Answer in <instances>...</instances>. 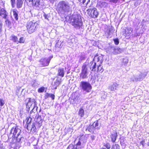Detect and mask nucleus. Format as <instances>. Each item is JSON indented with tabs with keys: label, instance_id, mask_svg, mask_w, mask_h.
Here are the masks:
<instances>
[{
	"label": "nucleus",
	"instance_id": "1",
	"mask_svg": "<svg viewBox=\"0 0 149 149\" xmlns=\"http://www.w3.org/2000/svg\"><path fill=\"white\" fill-rule=\"evenodd\" d=\"M74 6V3L73 1L63 0L58 3L57 8L59 13L64 14L71 12Z\"/></svg>",
	"mask_w": 149,
	"mask_h": 149
},
{
	"label": "nucleus",
	"instance_id": "2",
	"mask_svg": "<svg viewBox=\"0 0 149 149\" xmlns=\"http://www.w3.org/2000/svg\"><path fill=\"white\" fill-rule=\"evenodd\" d=\"M21 133L20 129L17 126H14L10 130L9 136L15 138L17 142L21 143L24 141V138L21 135Z\"/></svg>",
	"mask_w": 149,
	"mask_h": 149
},
{
	"label": "nucleus",
	"instance_id": "3",
	"mask_svg": "<svg viewBox=\"0 0 149 149\" xmlns=\"http://www.w3.org/2000/svg\"><path fill=\"white\" fill-rule=\"evenodd\" d=\"M71 22L72 25L77 29H79L81 28L83 24L81 16L79 14L75 15L73 16Z\"/></svg>",
	"mask_w": 149,
	"mask_h": 149
},
{
	"label": "nucleus",
	"instance_id": "4",
	"mask_svg": "<svg viewBox=\"0 0 149 149\" xmlns=\"http://www.w3.org/2000/svg\"><path fill=\"white\" fill-rule=\"evenodd\" d=\"M26 111H29L30 109H32L30 112L31 113L35 109L37 110V107L36 106V102L35 100L34 99L29 98L28 102L26 104Z\"/></svg>",
	"mask_w": 149,
	"mask_h": 149
},
{
	"label": "nucleus",
	"instance_id": "5",
	"mask_svg": "<svg viewBox=\"0 0 149 149\" xmlns=\"http://www.w3.org/2000/svg\"><path fill=\"white\" fill-rule=\"evenodd\" d=\"M80 86L83 91L89 93L91 91L92 86L88 82L81 81L80 82Z\"/></svg>",
	"mask_w": 149,
	"mask_h": 149
},
{
	"label": "nucleus",
	"instance_id": "6",
	"mask_svg": "<svg viewBox=\"0 0 149 149\" xmlns=\"http://www.w3.org/2000/svg\"><path fill=\"white\" fill-rule=\"evenodd\" d=\"M37 24L35 22H29L27 23L26 26L27 30L29 33L34 32L36 29Z\"/></svg>",
	"mask_w": 149,
	"mask_h": 149
},
{
	"label": "nucleus",
	"instance_id": "7",
	"mask_svg": "<svg viewBox=\"0 0 149 149\" xmlns=\"http://www.w3.org/2000/svg\"><path fill=\"white\" fill-rule=\"evenodd\" d=\"M87 11L89 16L93 18L97 17L99 14L97 9L95 8L88 9Z\"/></svg>",
	"mask_w": 149,
	"mask_h": 149
},
{
	"label": "nucleus",
	"instance_id": "8",
	"mask_svg": "<svg viewBox=\"0 0 149 149\" xmlns=\"http://www.w3.org/2000/svg\"><path fill=\"white\" fill-rule=\"evenodd\" d=\"M88 74L86 68V64L84 63L82 67L81 72L80 74V77L83 79L87 78Z\"/></svg>",
	"mask_w": 149,
	"mask_h": 149
},
{
	"label": "nucleus",
	"instance_id": "9",
	"mask_svg": "<svg viewBox=\"0 0 149 149\" xmlns=\"http://www.w3.org/2000/svg\"><path fill=\"white\" fill-rule=\"evenodd\" d=\"M51 58L52 57H51L42 58L39 61L42 66H46L49 65Z\"/></svg>",
	"mask_w": 149,
	"mask_h": 149
},
{
	"label": "nucleus",
	"instance_id": "10",
	"mask_svg": "<svg viewBox=\"0 0 149 149\" xmlns=\"http://www.w3.org/2000/svg\"><path fill=\"white\" fill-rule=\"evenodd\" d=\"M97 63H96L93 61L89 63L88 64V66L90 68L91 71L93 72H96V70Z\"/></svg>",
	"mask_w": 149,
	"mask_h": 149
},
{
	"label": "nucleus",
	"instance_id": "11",
	"mask_svg": "<svg viewBox=\"0 0 149 149\" xmlns=\"http://www.w3.org/2000/svg\"><path fill=\"white\" fill-rule=\"evenodd\" d=\"M114 31L112 28L109 27V28L105 32V33L104 34L105 36L107 37V38H108L109 37H111Z\"/></svg>",
	"mask_w": 149,
	"mask_h": 149
},
{
	"label": "nucleus",
	"instance_id": "12",
	"mask_svg": "<svg viewBox=\"0 0 149 149\" xmlns=\"http://www.w3.org/2000/svg\"><path fill=\"white\" fill-rule=\"evenodd\" d=\"M87 138L86 136L84 135L81 136L79 139V140L76 144V146H80L81 142L83 143H86L87 141Z\"/></svg>",
	"mask_w": 149,
	"mask_h": 149
},
{
	"label": "nucleus",
	"instance_id": "13",
	"mask_svg": "<svg viewBox=\"0 0 149 149\" xmlns=\"http://www.w3.org/2000/svg\"><path fill=\"white\" fill-rule=\"evenodd\" d=\"M148 72H145L143 73H141L139 74L140 77L138 78H135V81H140L142 80L147 75Z\"/></svg>",
	"mask_w": 149,
	"mask_h": 149
},
{
	"label": "nucleus",
	"instance_id": "14",
	"mask_svg": "<svg viewBox=\"0 0 149 149\" xmlns=\"http://www.w3.org/2000/svg\"><path fill=\"white\" fill-rule=\"evenodd\" d=\"M29 2H31L33 6L36 7H39L40 5V0H28Z\"/></svg>",
	"mask_w": 149,
	"mask_h": 149
},
{
	"label": "nucleus",
	"instance_id": "15",
	"mask_svg": "<svg viewBox=\"0 0 149 149\" xmlns=\"http://www.w3.org/2000/svg\"><path fill=\"white\" fill-rule=\"evenodd\" d=\"M118 84L115 83H113L109 86V89L111 90V91H114L118 87Z\"/></svg>",
	"mask_w": 149,
	"mask_h": 149
},
{
	"label": "nucleus",
	"instance_id": "16",
	"mask_svg": "<svg viewBox=\"0 0 149 149\" xmlns=\"http://www.w3.org/2000/svg\"><path fill=\"white\" fill-rule=\"evenodd\" d=\"M27 128L28 130H30L32 132H35L36 129L35 123H33L31 126H27Z\"/></svg>",
	"mask_w": 149,
	"mask_h": 149
},
{
	"label": "nucleus",
	"instance_id": "17",
	"mask_svg": "<svg viewBox=\"0 0 149 149\" xmlns=\"http://www.w3.org/2000/svg\"><path fill=\"white\" fill-rule=\"evenodd\" d=\"M24 0H16V6L17 8H19L22 7Z\"/></svg>",
	"mask_w": 149,
	"mask_h": 149
},
{
	"label": "nucleus",
	"instance_id": "18",
	"mask_svg": "<svg viewBox=\"0 0 149 149\" xmlns=\"http://www.w3.org/2000/svg\"><path fill=\"white\" fill-rule=\"evenodd\" d=\"M130 28L127 27L125 29V32L126 35L125 37L127 38H130Z\"/></svg>",
	"mask_w": 149,
	"mask_h": 149
},
{
	"label": "nucleus",
	"instance_id": "19",
	"mask_svg": "<svg viewBox=\"0 0 149 149\" xmlns=\"http://www.w3.org/2000/svg\"><path fill=\"white\" fill-rule=\"evenodd\" d=\"M102 64L97 63V66L96 70V72L101 71L102 72L103 71V69L102 68Z\"/></svg>",
	"mask_w": 149,
	"mask_h": 149
},
{
	"label": "nucleus",
	"instance_id": "20",
	"mask_svg": "<svg viewBox=\"0 0 149 149\" xmlns=\"http://www.w3.org/2000/svg\"><path fill=\"white\" fill-rule=\"evenodd\" d=\"M85 129L86 131H88L90 132H93L94 131V128L92 125L86 127Z\"/></svg>",
	"mask_w": 149,
	"mask_h": 149
},
{
	"label": "nucleus",
	"instance_id": "21",
	"mask_svg": "<svg viewBox=\"0 0 149 149\" xmlns=\"http://www.w3.org/2000/svg\"><path fill=\"white\" fill-rule=\"evenodd\" d=\"M102 56H100L99 57H97V56H95L93 59V61H94L95 60L96 61H97V63H100L101 64H102Z\"/></svg>",
	"mask_w": 149,
	"mask_h": 149
},
{
	"label": "nucleus",
	"instance_id": "22",
	"mask_svg": "<svg viewBox=\"0 0 149 149\" xmlns=\"http://www.w3.org/2000/svg\"><path fill=\"white\" fill-rule=\"evenodd\" d=\"M13 16L16 20L18 19V11L16 9H14L13 11Z\"/></svg>",
	"mask_w": 149,
	"mask_h": 149
},
{
	"label": "nucleus",
	"instance_id": "23",
	"mask_svg": "<svg viewBox=\"0 0 149 149\" xmlns=\"http://www.w3.org/2000/svg\"><path fill=\"white\" fill-rule=\"evenodd\" d=\"M117 136V133H115L113 134H112L110 137L111 138V141L113 142H115L116 141V138Z\"/></svg>",
	"mask_w": 149,
	"mask_h": 149
},
{
	"label": "nucleus",
	"instance_id": "24",
	"mask_svg": "<svg viewBox=\"0 0 149 149\" xmlns=\"http://www.w3.org/2000/svg\"><path fill=\"white\" fill-rule=\"evenodd\" d=\"M58 76L63 77L64 75V70L63 68H60L58 70Z\"/></svg>",
	"mask_w": 149,
	"mask_h": 149
},
{
	"label": "nucleus",
	"instance_id": "25",
	"mask_svg": "<svg viewBox=\"0 0 149 149\" xmlns=\"http://www.w3.org/2000/svg\"><path fill=\"white\" fill-rule=\"evenodd\" d=\"M45 99H47L49 97H51L52 98V100L54 99L55 95L49 93H46L45 96Z\"/></svg>",
	"mask_w": 149,
	"mask_h": 149
},
{
	"label": "nucleus",
	"instance_id": "26",
	"mask_svg": "<svg viewBox=\"0 0 149 149\" xmlns=\"http://www.w3.org/2000/svg\"><path fill=\"white\" fill-rule=\"evenodd\" d=\"M99 120H97L95 121L92 124V126H93L94 128H95L96 129H100V127H99Z\"/></svg>",
	"mask_w": 149,
	"mask_h": 149
},
{
	"label": "nucleus",
	"instance_id": "27",
	"mask_svg": "<svg viewBox=\"0 0 149 149\" xmlns=\"http://www.w3.org/2000/svg\"><path fill=\"white\" fill-rule=\"evenodd\" d=\"M0 15H3V17L4 18H6L7 15L6 14V11L3 8H2L1 9Z\"/></svg>",
	"mask_w": 149,
	"mask_h": 149
},
{
	"label": "nucleus",
	"instance_id": "28",
	"mask_svg": "<svg viewBox=\"0 0 149 149\" xmlns=\"http://www.w3.org/2000/svg\"><path fill=\"white\" fill-rule=\"evenodd\" d=\"M80 148L77 146H74L72 144L70 145L67 149H80Z\"/></svg>",
	"mask_w": 149,
	"mask_h": 149
},
{
	"label": "nucleus",
	"instance_id": "29",
	"mask_svg": "<svg viewBox=\"0 0 149 149\" xmlns=\"http://www.w3.org/2000/svg\"><path fill=\"white\" fill-rule=\"evenodd\" d=\"M31 83L32 86L34 87H37L39 85V82L36 80L32 81Z\"/></svg>",
	"mask_w": 149,
	"mask_h": 149
},
{
	"label": "nucleus",
	"instance_id": "30",
	"mask_svg": "<svg viewBox=\"0 0 149 149\" xmlns=\"http://www.w3.org/2000/svg\"><path fill=\"white\" fill-rule=\"evenodd\" d=\"M32 118L30 117H27L26 120V121L27 124V126H31V124L32 123H31Z\"/></svg>",
	"mask_w": 149,
	"mask_h": 149
},
{
	"label": "nucleus",
	"instance_id": "31",
	"mask_svg": "<svg viewBox=\"0 0 149 149\" xmlns=\"http://www.w3.org/2000/svg\"><path fill=\"white\" fill-rule=\"evenodd\" d=\"M11 39L14 42L17 44L18 43L17 37L14 35H12L11 37Z\"/></svg>",
	"mask_w": 149,
	"mask_h": 149
},
{
	"label": "nucleus",
	"instance_id": "32",
	"mask_svg": "<svg viewBox=\"0 0 149 149\" xmlns=\"http://www.w3.org/2000/svg\"><path fill=\"white\" fill-rule=\"evenodd\" d=\"M61 82V79L57 77V79L54 82V86H58L60 84Z\"/></svg>",
	"mask_w": 149,
	"mask_h": 149
},
{
	"label": "nucleus",
	"instance_id": "33",
	"mask_svg": "<svg viewBox=\"0 0 149 149\" xmlns=\"http://www.w3.org/2000/svg\"><path fill=\"white\" fill-rule=\"evenodd\" d=\"M84 110L82 108L80 109L79 111V114L81 117H82L84 115Z\"/></svg>",
	"mask_w": 149,
	"mask_h": 149
},
{
	"label": "nucleus",
	"instance_id": "34",
	"mask_svg": "<svg viewBox=\"0 0 149 149\" xmlns=\"http://www.w3.org/2000/svg\"><path fill=\"white\" fill-rule=\"evenodd\" d=\"M115 49V47H110L108 48V50L110 52L114 54Z\"/></svg>",
	"mask_w": 149,
	"mask_h": 149
},
{
	"label": "nucleus",
	"instance_id": "35",
	"mask_svg": "<svg viewBox=\"0 0 149 149\" xmlns=\"http://www.w3.org/2000/svg\"><path fill=\"white\" fill-rule=\"evenodd\" d=\"M107 3L105 2H100V6L101 7H105L107 5Z\"/></svg>",
	"mask_w": 149,
	"mask_h": 149
},
{
	"label": "nucleus",
	"instance_id": "36",
	"mask_svg": "<svg viewBox=\"0 0 149 149\" xmlns=\"http://www.w3.org/2000/svg\"><path fill=\"white\" fill-rule=\"evenodd\" d=\"M120 49L118 48H116L115 47V49L114 54H116L120 52Z\"/></svg>",
	"mask_w": 149,
	"mask_h": 149
},
{
	"label": "nucleus",
	"instance_id": "37",
	"mask_svg": "<svg viewBox=\"0 0 149 149\" xmlns=\"http://www.w3.org/2000/svg\"><path fill=\"white\" fill-rule=\"evenodd\" d=\"M112 149H120V146L118 144H115L113 145Z\"/></svg>",
	"mask_w": 149,
	"mask_h": 149
},
{
	"label": "nucleus",
	"instance_id": "38",
	"mask_svg": "<svg viewBox=\"0 0 149 149\" xmlns=\"http://www.w3.org/2000/svg\"><path fill=\"white\" fill-rule=\"evenodd\" d=\"M62 43L61 41H58V42L56 43V47L61 48V45Z\"/></svg>",
	"mask_w": 149,
	"mask_h": 149
},
{
	"label": "nucleus",
	"instance_id": "39",
	"mask_svg": "<svg viewBox=\"0 0 149 149\" xmlns=\"http://www.w3.org/2000/svg\"><path fill=\"white\" fill-rule=\"evenodd\" d=\"M113 40L115 44L116 45H118L119 43V39L117 38L113 39Z\"/></svg>",
	"mask_w": 149,
	"mask_h": 149
},
{
	"label": "nucleus",
	"instance_id": "40",
	"mask_svg": "<svg viewBox=\"0 0 149 149\" xmlns=\"http://www.w3.org/2000/svg\"><path fill=\"white\" fill-rule=\"evenodd\" d=\"M25 42V40L23 37H21L19 39V40L18 41V43H24Z\"/></svg>",
	"mask_w": 149,
	"mask_h": 149
},
{
	"label": "nucleus",
	"instance_id": "41",
	"mask_svg": "<svg viewBox=\"0 0 149 149\" xmlns=\"http://www.w3.org/2000/svg\"><path fill=\"white\" fill-rule=\"evenodd\" d=\"M5 104L4 101L1 99H0V106L1 107L3 106Z\"/></svg>",
	"mask_w": 149,
	"mask_h": 149
},
{
	"label": "nucleus",
	"instance_id": "42",
	"mask_svg": "<svg viewBox=\"0 0 149 149\" xmlns=\"http://www.w3.org/2000/svg\"><path fill=\"white\" fill-rule=\"evenodd\" d=\"M45 90V88L44 87H42L38 89V92L40 93L43 92Z\"/></svg>",
	"mask_w": 149,
	"mask_h": 149
},
{
	"label": "nucleus",
	"instance_id": "43",
	"mask_svg": "<svg viewBox=\"0 0 149 149\" xmlns=\"http://www.w3.org/2000/svg\"><path fill=\"white\" fill-rule=\"evenodd\" d=\"M119 0H108L109 2L113 3H116Z\"/></svg>",
	"mask_w": 149,
	"mask_h": 149
},
{
	"label": "nucleus",
	"instance_id": "44",
	"mask_svg": "<svg viewBox=\"0 0 149 149\" xmlns=\"http://www.w3.org/2000/svg\"><path fill=\"white\" fill-rule=\"evenodd\" d=\"M104 146H105L107 149H110L111 147L109 143H107L105 144L104 145Z\"/></svg>",
	"mask_w": 149,
	"mask_h": 149
},
{
	"label": "nucleus",
	"instance_id": "45",
	"mask_svg": "<svg viewBox=\"0 0 149 149\" xmlns=\"http://www.w3.org/2000/svg\"><path fill=\"white\" fill-rule=\"evenodd\" d=\"M11 5L13 8H14L15 5V0H10Z\"/></svg>",
	"mask_w": 149,
	"mask_h": 149
},
{
	"label": "nucleus",
	"instance_id": "46",
	"mask_svg": "<svg viewBox=\"0 0 149 149\" xmlns=\"http://www.w3.org/2000/svg\"><path fill=\"white\" fill-rule=\"evenodd\" d=\"M44 16L45 17V19L49 20L48 18L49 17V16L48 15L44 14Z\"/></svg>",
	"mask_w": 149,
	"mask_h": 149
},
{
	"label": "nucleus",
	"instance_id": "47",
	"mask_svg": "<svg viewBox=\"0 0 149 149\" xmlns=\"http://www.w3.org/2000/svg\"><path fill=\"white\" fill-rule=\"evenodd\" d=\"M140 76H139H139H136L135 77H134V79L133 78H132V80L133 81H135V78H139V77H140Z\"/></svg>",
	"mask_w": 149,
	"mask_h": 149
},
{
	"label": "nucleus",
	"instance_id": "48",
	"mask_svg": "<svg viewBox=\"0 0 149 149\" xmlns=\"http://www.w3.org/2000/svg\"><path fill=\"white\" fill-rule=\"evenodd\" d=\"M95 137L94 135H92L91 136V139L92 140H93L95 139Z\"/></svg>",
	"mask_w": 149,
	"mask_h": 149
},
{
	"label": "nucleus",
	"instance_id": "49",
	"mask_svg": "<svg viewBox=\"0 0 149 149\" xmlns=\"http://www.w3.org/2000/svg\"><path fill=\"white\" fill-rule=\"evenodd\" d=\"M3 147V145L0 142V149H2Z\"/></svg>",
	"mask_w": 149,
	"mask_h": 149
},
{
	"label": "nucleus",
	"instance_id": "50",
	"mask_svg": "<svg viewBox=\"0 0 149 149\" xmlns=\"http://www.w3.org/2000/svg\"><path fill=\"white\" fill-rule=\"evenodd\" d=\"M76 99H75L74 100V101L75 102V103H78V101L77 102L76 100Z\"/></svg>",
	"mask_w": 149,
	"mask_h": 149
},
{
	"label": "nucleus",
	"instance_id": "51",
	"mask_svg": "<svg viewBox=\"0 0 149 149\" xmlns=\"http://www.w3.org/2000/svg\"><path fill=\"white\" fill-rule=\"evenodd\" d=\"M2 23H0V29L2 28Z\"/></svg>",
	"mask_w": 149,
	"mask_h": 149
},
{
	"label": "nucleus",
	"instance_id": "52",
	"mask_svg": "<svg viewBox=\"0 0 149 149\" xmlns=\"http://www.w3.org/2000/svg\"><path fill=\"white\" fill-rule=\"evenodd\" d=\"M82 2L83 3H84L86 2V0H82Z\"/></svg>",
	"mask_w": 149,
	"mask_h": 149
},
{
	"label": "nucleus",
	"instance_id": "53",
	"mask_svg": "<svg viewBox=\"0 0 149 149\" xmlns=\"http://www.w3.org/2000/svg\"><path fill=\"white\" fill-rule=\"evenodd\" d=\"M86 1H87V3L89 1V0H86Z\"/></svg>",
	"mask_w": 149,
	"mask_h": 149
},
{
	"label": "nucleus",
	"instance_id": "54",
	"mask_svg": "<svg viewBox=\"0 0 149 149\" xmlns=\"http://www.w3.org/2000/svg\"><path fill=\"white\" fill-rule=\"evenodd\" d=\"M55 86V87H54V88H55V89H56V88H57V86Z\"/></svg>",
	"mask_w": 149,
	"mask_h": 149
},
{
	"label": "nucleus",
	"instance_id": "55",
	"mask_svg": "<svg viewBox=\"0 0 149 149\" xmlns=\"http://www.w3.org/2000/svg\"><path fill=\"white\" fill-rule=\"evenodd\" d=\"M147 145L148 146H149V142L148 143Z\"/></svg>",
	"mask_w": 149,
	"mask_h": 149
},
{
	"label": "nucleus",
	"instance_id": "56",
	"mask_svg": "<svg viewBox=\"0 0 149 149\" xmlns=\"http://www.w3.org/2000/svg\"><path fill=\"white\" fill-rule=\"evenodd\" d=\"M102 149H106L105 148H102Z\"/></svg>",
	"mask_w": 149,
	"mask_h": 149
},
{
	"label": "nucleus",
	"instance_id": "57",
	"mask_svg": "<svg viewBox=\"0 0 149 149\" xmlns=\"http://www.w3.org/2000/svg\"><path fill=\"white\" fill-rule=\"evenodd\" d=\"M38 119H40V117H38Z\"/></svg>",
	"mask_w": 149,
	"mask_h": 149
},
{
	"label": "nucleus",
	"instance_id": "58",
	"mask_svg": "<svg viewBox=\"0 0 149 149\" xmlns=\"http://www.w3.org/2000/svg\"><path fill=\"white\" fill-rule=\"evenodd\" d=\"M79 1H81V0H79Z\"/></svg>",
	"mask_w": 149,
	"mask_h": 149
},
{
	"label": "nucleus",
	"instance_id": "59",
	"mask_svg": "<svg viewBox=\"0 0 149 149\" xmlns=\"http://www.w3.org/2000/svg\"><path fill=\"white\" fill-rule=\"evenodd\" d=\"M1 109H0V111H1Z\"/></svg>",
	"mask_w": 149,
	"mask_h": 149
},
{
	"label": "nucleus",
	"instance_id": "60",
	"mask_svg": "<svg viewBox=\"0 0 149 149\" xmlns=\"http://www.w3.org/2000/svg\"><path fill=\"white\" fill-rule=\"evenodd\" d=\"M111 149H112V148Z\"/></svg>",
	"mask_w": 149,
	"mask_h": 149
}]
</instances>
